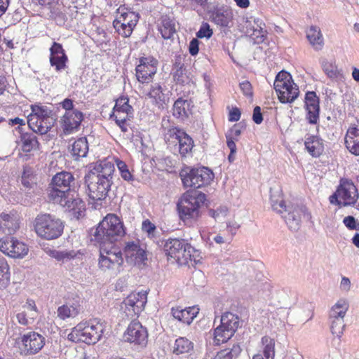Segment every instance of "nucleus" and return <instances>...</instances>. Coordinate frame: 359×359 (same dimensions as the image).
Instances as JSON below:
<instances>
[{"label":"nucleus","instance_id":"obj_36","mask_svg":"<svg viewBox=\"0 0 359 359\" xmlns=\"http://www.w3.org/2000/svg\"><path fill=\"white\" fill-rule=\"evenodd\" d=\"M305 147L307 151L314 157L319 156L323 151L322 141L316 136H311L306 138Z\"/></svg>","mask_w":359,"mask_h":359},{"label":"nucleus","instance_id":"obj_31","mask_svg":"<svg viewBox=\"0 0 359 359\" xmlns=\"http://www.w3.org/2000/svg\"><path fill=\"white\" fill-rule=\"evenodd\" d=\"M55 119L53 116L35 121H28L29 126L35 133L41 135L46 134L53 126Z\"/></svg>","mask_w":359,"mask_h":359},{"label":"nucleus","instance_id":"obj_25","mask_svg":"<svg viewBox=\"0 0 359 359\" xmlns=\"http://www.w3.org/2000/svg\"><path fill=\"white\" fill-rule=\"evenodd\" d=\"M305 106L307 111L306 118L311 124H316L319 119V100L316 93L309 91L305 96Z\"/></svg>","mask_w":359,"mask_h":359},{"label":"nucleus","instance_id":"obj_6","mask_svg":"<svg viewBox=\"0 0 359 359\" xmlns=\"http://www.w3.org/2000/svg\"><path fill=\"white\" fill-rule=\"evenodd\" d=\"M74 177L71 172H60L55 175L47 189L48 198L52 202H61L62 197L72 193L71 187Z\"/></svg>","mask_w":359,"mask_h":359},{"label":"nucleus","instance_id":"obj_29","mask_svg":"<svg viewBox=\"0 0 359 359\" xmlns=\"http://www.w3.org/2000/svg\"><path fill=\"white\" fill-rule=\"evenodd\" d=\"M115 167L113 163L107 160H104L96 163L94 168L89 173L95 174V177L102 180H107L108 182L113 184V175Z\"/></svg>","mask_w":359,"mask_h":359},{"label":"nucleus","instance_id":"obj_13","mask_svg":"<svg viewBox=\"0 0 359 359\" xmlns=\"http://www.w3.org/2000/svg\"><path fill=\"white\" fill-rule=\"evenodd\" d=\"M119 15L113 22V26L116 31L123 37H129L136 26L139 14L120 7L118 9Z\"/></svg>","mask_w":359,"mask_h":359},{"label":"nucleus","instance_id":"obj_46","mask_svg":"<svg viewBox=\"0 0 359 359\" xmlns=\"http://www.w3.org/2000/svg\"><path fill=\"white\" fill-rule=\"evenodd\" d=\"M330 330L333 335L340 338L343 334L345 324L344 320L338 319H330Z\"/></svg>","mask_w":359,"mask_h":359},{"label":"nucleus","instance_id":"obj_42","mask_svg":"<svg viewBox=\"0 0 359 359\" xmlns=\"http://www.w3.org/2000/svg\"><path fill=\"white\" fill-rule=\"evenodd\" d=\"M189 107V104L187 100L182 98L177 99L173 105V115L182 118L187 117Z\"/></svg>","mask_w":359,"mask_h":359},{"label":"nucleus","instance_id":"obj_20","mask_svg":"<svg viewBox=\"0 0 359 359\" xmlns=\"http://www.w3.org/2000/svg\"><path fill=\"white\" fill-rule=\"evenodd\" d=\"M0 250L13 258H21L28 252L27 246L13 237H6L0 240Z\"/></svg>","mask_w":359,"mask_h":359},{"label":"nucleus","instance_id":"obj_39","mask_svg":"<svg viewBox=\"0 0 359 359\" xmlns=\"http://www.w3.org/2000/svg\"><path fill=\"white\" fill-rule=\"evenodd\" d=\"M88 151V143L86 137H80L72 144V154L77 157L86 156Z\"/></svg>","mask_w":359,"mask_h":359},{"label":"nucleus","instance_id":"obj_37","mask_svg":"<svg viewBox=\"0 0 359 359\" xmlns=\"http://www.w3.org/2000/svg\"><path fill=\"white\" fill-rule=\"evenodd\" d=\"M147 96L155 102L158 107H163L165 104V97L163 92V88L158 83L151 85L150 90L147 93Z\"/></svg>","mask_w":359,"mask_h":359},{"label":"nucleus","instance_id":"obj_9","mask_svg":"<svg viewBox=\"0 0 359 359\" xmlns=\"http://www.w3.org/2000/svg\"><path fill=\"white\" fill-rule=\"evenodd\" d=\"M163 249L168 257L172 258L179 265H190L189 260L194 248L184 240L170 238L165 241Z\"/></svg>","mask_w":359,"mask_h":359},{"label":"nucleus","instance_id":"obj_7","mask_svg":"<svg viewBox=\"0 0 359 359\" xmlns=\"http://www.w3.org/2000/svg\"><path fill=\"white\" fill-rule=\"evenodd\" d=\"M274 88L282 103H292L299 93L298 86L294 83L290 74L285 71H281L277 74Z\"/></svg>","mask_w":359,"mask_h":359},{"label":"nucleus","instance_id":"obj_33","mask_svg":"<svg viewBox=\"0 0 359 359\" xmlns=\"http://www.w3.org/2000/svg\"><path fill=\"white\" fill-rule=\"evenodd\" d=\"M40 144L33 133H24L20 135V147L25 153L38 151Z\"/></svg>","mask_w":359,"mask_h":359},{"label":"nucleus","instance_id":"obj_58","mask_svg":"<svg viewBox=\"0 0 359 359\" xmlns=\"http://www.w3.org/2000/svg\"><path fill=\"white\" fill-rule=\"evenodd\" d=\"M349 138H352L351 137ZM346 147L353 154L359 155V143L355 145L353 141L351 139L346 140Z\"/></svg>","mask_w":359,"mask_h":359},{"label":"nucleus","instance_id":"obj_64","mask_svg":"<svg viewBox=\"0 0 359 359\" xmlns=\"http://www.w3.org/2000/svg\"><path fill=\"white\" fill-rule=\"evenodd\" d=\"M61 105L63 109L66 110V112L69 111H74L73 101L71 99L66 98L62 102Z\"/></svg>","mask_w":359,"mask_h":359},{"label":"nucleus","instance_id":"obj_44","mask_svg":"<svg viewBox=\"0 0 359 359\" xmlns=\"http://www.w3.org/2000/svg\"><path fill=\"white\" fill-rule=\"evenodd\" d=\"M264 345L263 354L267 359H274L275 355V341L269 337L262 338Z\"/></svg>","mask_w":359,"mask_h":359},{"label":"nucleus","instance_id":"obj_23","mask_svg":"<svg viewBox=\"0 0 359 359\" xmlns=\"http://www.w3.org/2000/svg\"><path fill=\"white\" fill-rule=\"evenodd\" d=\"M62 198V199H65L62 200V201L53 203L60 204L61 206L66 208L67 210L72 212L77 218L81 216L85 210V203L78 197L77 194L74 192H72Z\"/></svg>","mask_w":359,"mask_h":359},{"label":"nucleus","instance_id":"obj_35","mask_svg":"<svg viewBox=\"0 0 359 359\" xmlns=\"http://www.w3.org/2000/svg\"><path fill=\"white\" fill-rule=\"evenodd\" d=\"M232 18V12L229 9H217L212 14V21L221 27L229 26Z\"/></svg>","mask_w":359,"mask_h":359},{"label":"nucleus","instance_id":"obj_8","mask_svg":"<svg viewBox=\"0 0 359 359\" xmlns=\"http://www.w3.org/2000/svg\"><path fill=\"white\" fill-rule=\"evenodd\" d=\"M34 228L39 236L53 240L61 236L64 226L60 219L49 214H44L36 217Z\"/></svg>","mask_w":359,"mask_h":359},{"label":"nucleus","instance_id":"obj_24","mask_svg":"<svg viewBox=\"0 0 359 359\" xmlns=\"http://www.w3.org/2000/svg\"><path fill=\"white\" fill-rule=\"evenodd\" d=\"M83 118V113L79 110L65 112L62 118V127L65 134H71L76 131Z\"/></svg>","mask_w":359,"mask_h":359},{"label":"nucleus","instance_id":"obj_41","mask_svg":"<svg viewBox=\"0 0 359 359\" xmlns=\"http://www.w3.org/2000/svg\"><path fill=\"white\" fill-rule=\"evenodd\" d=\"M10 268L6 259L0 256V288H5L10 282Z\"/></svg>","mask_w":359,"mask_h":359},{"label":"nucleus","instance_id":"obj_49","mask_svg":"<svg viewBox=\"0 0 359 359\" xmlns=\"http://www.w3.org/2000/svg\"><path fill=\"white\" fill-rule=\"evenodd\" d=\"M228 213V208L225 206L219 207L216 210L210 209L208 211V215L214 218L215 221H220L223 219Z\"/></svg>","mask_w":359,"mask_h":359},{"label":"nucleus","instance_id":"obj_17","mask_svg":"<svg viewBox=\"0 0 359 359\" xmlns=\"http://www.w3.org/2000/svg\"><path fill=\"white\" fill-rule=\"evenodd\" d=\"M20 354L25 356L38 353L46 344L45 337L36 332H29L21 337Z\"/></svg>","mask_w":359,"mask_h":359},{"label":"nucleus","instance_id":"obj_27","mask_svg":"<svg viewBox=\"0 0 359 359\" xmlns=\"http://www.w3.org/2000/svg\"><path fill=\"white\" fill-rule=\"evenodd\" d=\"M81 299L79 297H76L59 306L57 314L58 318L65 320L67 318H74L81 313Z\"/></svg>","mask_w":359,"mask_h":359},{"label":"nucleus","instance_id":"obj_38","mask_svg":"<svg viewBox=\"0 0 359 359\" xmlns=\"http://www.w3.org/2000/svg\"><path fill=\"white\" fill-rule=\"evenodd\" d=\"M32 113L29 116L28 121H35L53 116V111L46 106L32 105Z\"/></svg>","mask_w":359,"mask_h":359},{"label":"nucleus","instance_id":"obj_60","mask_svg":"<svg viewBox=\"0 0 359 359\" xmlns=\"http://www.w3.org/2000/svg\"><path fill=\"white\" fill-rule=\"evenodd\" d=\"M199 41L197 39H193L189 43V50L191 55L198 54L199 48Z\"/></svg>","mask_w":359,"mask_h":359},{"label":"nucleus","instance_id":"obj_56","mask_svg":"<svg viewBox=\"0 0 359 359\" xmlns=\"http://www.w3.org/2000/svg\"><path fill=\"white\" fill-rule=\"evenodd\" d=\"M348 136H350V137H353V139L351 138V140L354 142L355 145H357V144H359V129L358 128H357L356 127H351V128H348V130H347L346 137H345V141L348 140V139H350Z\"/></svg>","mask_w":359,"mask_h":359},{"label":"nucleus","instance_id":"obj_1","mask_svg":"<svg viewBox=\"0 0 359 359\" xmlns=\"http://www.w3.org/2000/svg\"><path fill=\"white\" fill-rule=\"evenodd\" d=\"M126 234V229L121 219L115 214H108L93 230L91 241L95 245H115Z\"/></svg>","mask_w":359,"mask_h":359},{"label":"nucleus","instance_id":"obj_59","mask_svg":"<svg viewBox=\"0 0 359 359\" xmlns=\"http://www.w3.org/2000/svg\"><path fill=\"white\" fill-rule=\"evenodd\" d=\"M252 120L257 124H260L263 121L262 114L261 112V108L257 106L254 108Z\"/></svg>","mask_w":359,"mask_h":359},{"label":"nucleus","instance_id":"obj_62","mask_svg":"<svg viewBox=\"0 0 359 359\" xmlns=\"http://www.w3.org/2000/svg\"><path fill=\"white\" fill-rule=\"evenodd\" d=\"M241 114V111L238 108H233L229 112V120L230 121H237L240 119Z\"/></svg>","mask_w":359,"mask_h":359},{"label":"nucleus","instance_id":"obj_15","mask_svg":"<svg viewBox=\"0 0 359 359\" xmlns=\"http://www.w3.org/2000/svg\"><path fill=\"white\" fill-rule=\"evenodd\" d=\"M85 182L88 187V195L93 201L104 200L108 195L112 183L107 180H102L93 173H88L85 177Z\"/></svg>","mask_w":359,"mask_h":359},{"label":"nucleus","instance_id":"obj_28","mask_svg":"<svg viewBox=\"0 0 359 359\" xmlns=\"http://www.w3.org/2000/svg\"><path fill=\"white\" fill-rule=\"evenodd\" d=\"M20 227L19 217L15 212L0 214V230L6 234L14 233Z\"/></svg>","mask_w":359,"mask_h":359},{"label":"nucleus","instance_id":"obj_48","mask_svg":"<svg viewBox=\"0 0 359 359\" xmlns=\"http://www.w3.org/2000/svg\"><path fill=\"white\" fill-rule=\"evenodd\" d=\"M250 29L252 31V32L250 33L251 35L256 38H263L266 32L265 24L259 19L255 20L254 25H252V28Z\"/></svg>","mask_w":359,"mask_h":359},{"label":"nucleus","instance_id":"obj_53","mask_svg":"<svg viewBox=\"0 0 359 359\" xmlns=\"http://www.w3.org/2000/svg\"><path fill=\"white\" fill-rule=\"evenodd\" d=\"M133 111L132 107L128 104V99L126 97L118 98L114 107V111Z\"/></svg>","mask_w":359,"mask_h":359},{"label":"nucleus","instance_id":"obj_18","mask_svg":"<svg viewBox=\"0 0 359 359\" xmlns=\"http://www.w3.org/2000/svg\"><path fill=\"white\" fill-rule=\"evenodd\" d=\"M123 340L140 347H145L148 342V332L138 321H132L123 333Z\"/></svg>","mask_w":359,"mask_h":359},{"label":"nucleus","instance_id":"obj_54","mask_svg":"<svg viewBox=\"0 0 359 359\" xmlns=\"http://www.w3.org/2000/svg\"><path fill=\"white\" fill-rule=\"evenodd\" d=\"M117 167L121 172V177L127 181L132 180V175L129 172L127 165L122 161H117Z\"/></svg>","mask_w":359,"mask_h":359},{"label":"nucleus","instance_id":"obj_11","mask_svg":"<svg viewBox=\"0 0 359 359\" xmlns=\"http://www.w3.org/2000/svg\"><path fill=\"white\" fill-rule=\"evenodd\" d=\"M239 318L231 313H224L220 318V325L215 329L214 339L217 344L227 341L239 327Z\"/></svg>","mask_w":359,"mask_h":359},{"label":"nucleus","instance_id":"obj_19","mask_svg":"<svg viewBox=\"0 0 359 359\" xmlns=\"http://www.w3.org/2000/svg\"><path fill=\"white\" fill-rule=\"evenodd\" d=\"M157 60L151 57H142L136 67V78L140 83H149L152 81L157 72Z\"/></svg>","mask_w":359,"mask_h":359},{"label":"nucleus","instance_id":"obj_55","mask_svg":"<svg viewBox=\"0 0 359 359\" xmlns=\"http://www.w3.org/2000/svg\"><path fill=\"white\" fill-rule=\"evenodd\" d=\"M240 89L243 92V95L248 98L252 99L253 96L252 86L250 81L245 80L240 83Z\"/></svg>","mask_w":359,"mask_h":359},{"label":"nucleus","instance_id":"obj_50","mask_svg":"<svg viewBox=\"0 0 359 359\" xmlns=\"http://www.w3.org/2000/svg\"><path fill=\"white\" fill-rule=\"evenodd\" d=\"M349 308V304L347 299H339L331 308L330 310H334V312H340V313L346 314Z\"/></svg>","mask_w":359,"mask_h":359},{"label":"nucleus","instance_id":"obj_61","mask_svg":"<svg viewBox=\"0 0 359 359\" xmlns=\"http://www.w3.org/2000/svg\"><path fill=\"white\" fill-rule=\"evenodd\" d=\"M241 130L237 125H235L231 130L226 134V136L229 138L238 140V137L241 135Z\"/></svg>","mask_w":359,"mask_h":359},{"label":"nucleus","instance_id":"obj_16","mask_svg":"<svg viewBox=\"0 0 359 359\" xmlns=\"http://www.w3.org/2000/svg\"><path fill=\"white\" fill-rule=\"evenodd\" d=\"M167 143L178 145V151L182 156L189 154L194 147V141L185 132L177 128L168 130L165 135Z\"/></svg>","mask_w":359,"mask_h":359},{"label":"nucleus","instance_id":"obj_4","mask_svg":"<svg viewBox=\"0 0 359 359\" xmlns=\"http://www.w3.org/2000/svg\"><path fill=\"white\" fill-rule=\"evenodd\" d=\"M206 200L205 195L198 190L186 191L177 203L179 215L184 222L188 219H197L200 215V208Z\"/></svg>","mask_w":359,"mask_h":359},{"label":"nucleus","instance_id":"obj_43","mask_svg":"<svg viewBox=\"0 0 359 359\" xmlns=\"http://www.w3.org/2000/svg\"><path fill=\"white\" fill-rule=\"evenodd\" d=\"M193 348V344L187 338L180 337L176 339L173 352L177 354L188 353Z\"/></svg>","mask_w":359,"mask_h":359},{"label":"nucleus","instance_id":"obj_14","mask_svg":"<svg viewBox=\"0 0 359 359\" xmlns=\"http://www.w3.org/2000/svg\"><path fill=\"white\" fill-rule=\"evenodd\" d=\"M147 302V291L132 292L123 300L121 309L128 317L132 318L143 311Z\"/></svg>","mask_w":359,"mask_h":359},{"label":"nucleus","instance_id":"obj_12","mask_svg":"<svg viewBox=\"0 0 359 359\" xmlns=\"http://www.w3.org/2000/svg\"><path fill=\"white\" fill-rule=\"evenodd\" d=\"M180 176L185 187L194 188L195 190L209 184L214 177L212 172L206 167L193 168L189 172L183 170Z\"/></svg>","mask_w":359,"mask_h":359},{"label":"nucleus","instance_id":"obj_5","mask_svg":"<svg viewBox=\"0 0 359 359\" xmlns=\"http://www.w3.org/2000/svg\"><path fill=\"white\" fill-rule=\"evenodd\" d=\"M100 248L98 267L109 276H116L123 271L124 263L121 250L116 245H97Z\"/></svg>","mask_w":359,"mask_h":359},{"label":"nucleus","instance_id":"obj_63","mask_svg":"<svg viewBox=\"0 0 359 359\" xmlns=\"http://www.w3.org/2000/svg\"><path fill=\"white\" fill-rule=\"evenodd\" d=\"M142 229L144 231L151 234L155 231L156 226L149 219H147L142 223Z\"/></svg>","mask_w":359,"mask_h":359},{"label":"nucleus","instance_id":"obj_51","mask_svg":"<svg viewBox=\"0 0 359 359\" xmlns=\"http://www.w3.org/2000/svg\"><path fill=\"white\" fill-rule=\"evenodd\" d=\"M133 116V111H114L111 117L114 118L116 123H121L122 121H127L130 117Z\"/></svg>","mask_w":359,"mask_h":359},{"label":"nucleus","instance_id":"obj_47","mask_svg":"<svg viewBox=\"0 0 359 359\" xmlns=\"http://www.w3.org/2000/svg\"><path fill=\"white\" fill-rule=\"evenodd\" d=\"M175 71L173 73V78L175 81L180 84H184L188 81V76H187L186 69L183 65L175 64Z\"/></svg>","mask_w":359,"mask_h":359},{"label":"nucleus","instance_id":"obj_21","mask_svg":"<svg viewBox=\"0 0 359 359\" xmlns=\"http://www.w3.org/2000/svg\"><path fill=\"white\" fill-rule=\"evenodd\" d=\"M126 261L130 264L141 265L145 264L147 259L145 250L140 247L138 241H129L126 243L123 248Z\"/></svg>","mask_w":359,"mask_h":359},{"label":"nucleus","instance_id":"obj_32","mask_svg":"<svg viewBox=\"0 0 359 359\" xmlns=\"http://www.w3.org/2000/svg\"><path fill=\"white\" fill-rule=\"evenodd\" d=\"M306 38L316 50H320L324 46V39L320 29L316 26H311L306 31Z\"/></svg>","mask_w":359,"mask_h":359},{"label":"nucleus","instance_id":"obj_3","mask_svg":"<svg viewBox=\"0 0 359 359\" xmlns=\"http://www.w3.org/2000/svg\"><path fill=\"white\" fill-rule=\"evenodd\" d=\"M105 328L106 325L96 319L81 321L72 330L68 339L74 342L94 344L101 339Z\"/></svg>","mask_w":359,"mask_h":359},{"label":"nucleus","instance_id":"obj_57","mask_svg":"<svg viewBox=\"0 0 359 359\" xmlns=\"http://www.w3.org/2000/svg\"><path fill=\"white\" fill-rule=\"evenodd\" d=\"M343 222L344 225L351 230H359V222H357L353 216H347L344 218Z\"/></svg>","mask_w":359,"mask_h":359},{"label":"nucleus","instance_id":"obj_2","mask_svg":"<svg viewBox=\"0 0 359 359\" xmlns=\"http://www.w3.org/2000/svg\"><path fill=\"white\" fill-rule=\"evenodd\" d=\"M271 202L273 210L282 214L283 218L292 231H295L299 229L302 218L308 221L311 219V214L304 205H287L280 195L276 198L272 194Z\"/></svg>","mask_w":359,"mask_h":359},{"label":"nucleus","instance_id":"obj_52","mask_svg":"<svg viewBox=\"0 0 359 359\" xmlns=\"http://www.w3.org/2000/svg\"><path fill=\"white\" fill-rule=\"evenodd\" d=\"M213 34L212 29L207 22H203L199 30L196 33V36L199 39L207 38L209 39Z\"/></svg>","mask_w":359,"mask_h":359},{"label":"nucleus","instance_id":"obj_26","mask_svg":"<svg viewBox=\"0 0 359 359\" xmlns=\"http://www.w3.org/2000/svg\"><path fill=\"white\" fill-rule=\"evenodd\" d=\"M38 313L35 302L32 299H27L22 306V311L17 313L16 318L20 324L27 326L34 323Z\"/></svg>","mask_w":359,"mask_h":359},{"label":"nucleus","instance_id":"obj_22","mask_svg":"<svg viewBox=\"0 0 359 359\" xmlns=\"http://www.w3.org/2000/svg\"><path fill=\"white\" fill-rule=\"evenodd\" d=\"M49 61L50 65L55 67L56 72H61L66 68L68 57L62 44L53 42L50 48Z\"/></svg>","mask_w":359,"mask_h":359},{"label":"nucleus","instance_id":"obj_45","mask_svg":"<svg viewBox=\"0 0 359 359\" xmlns=\"http://www.w3.org/2000/svg\"><path fill=\"white\" fill-rule=\"evenodd\" d=\"M322 67L326 75L332 79H337L341 75L340 71L333 62L325 60L322 63Z\"/></svg>","mask_w":359,"mask_h":359},{"label":"nucleus","instance_id":"obj_30","mask_svg":"<svg viewBox=\"0 0 359 359\" xmlns=\"http://www.w3.org/2000/svg\"><path fill=\"white\" fill-rule=\"evenodd\" d=\"M177 24L175 19L163 15L158 23V29L164 39H170L177 31Z\"/></svg>","mask_w":359,"mask_h":359},{"label":"nucleus","instance_id":"obj_34","mask_svg":"<svg viewBox=\"0 0 359 359\" xmlns=\"http://www.w3.org/2000/svg\"><path fill=\"white\" fill-rule=\"evenodd\" d=\"M196 313L197 312L194 308L189 307L184 309L180 308L172 309V315L174 318L188 325L192 322Z\"/></svg>","mask_w":359,"mask_h":359},{"label":"nucleus","instance_id":"obj_40","mask_svg":"<svg viewBox=\"0 0 359 359\" xmlns=\"http://www.w3.org/2000/svg\"><path fill=\"white\" fill-rule=\"evenodd\" d=\"M242 349L238 344H233L231 348H225L219 351L215 359H238Z\"/></svg>","mask_w":359,"mask_h":359},{"label":"nucleus","instance_id":"obj_10","mask_svg":"<svg viewBox=\"0 0 359 359\" xmlns=\"http://www.w3.org/2000/svg\"><path fill=\"white\" fill-rule=\"evenodd\" d=\"M359 198L355 184L347 179H341L336 192L330 197L331 203L342 206H353Z\"/></svg>","mask_w":359,"mask_h":359}]
</instances>
